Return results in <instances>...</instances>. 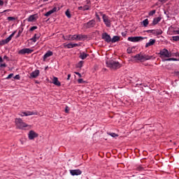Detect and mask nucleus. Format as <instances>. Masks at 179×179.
Here are the masks:
<instances>
[{
  "instance_id": "obj_51",
  "label": "nucleus",
  "mask_w": 179,
  "mask_h": 179,
  "mask_svg": "<svg viewBox=\"0 0 179 179\" xmlns=\"http://www.w3.org/2000/svg\"><path fill=\"white\" fill-rule=\"evenodd\" d=\"M71 79V74H68L67 80H69Z\"/></svg>"
},
{
  "instance_id": "obj_39",
  "label": "nucleus",
  "mask_w": 179,
  "mask_h": 179,
  "mask_svg": "<svg viewBox=\"0 0 179 179\" xmlns=\"http://www.w3.org/2000/svg\"><path fill=\"white\" fill-rule=\"evenodd\" d=\"M76 36H78V35L72 36V40H77V38H79V37H77Z\"/></svg>"
},
{
  "instance_id": "obj_25",
  "label": "nucleus",
  "mask_w": 179,
  "mask_h": 179,
  "mask_svg": "<svg viewBox=\"0 0 179 179\" xmlns=\"http://www.w3.org/2000/svg\"><path fill=\"white\" fill-rule=\"evenodd\" d=\"M143 24L144 27H148V24H149V20L145 19L143 21Z\"/></svg>"
},
{
  "instance_id": "obj_38",
  "label": "nucleus",
  "mask_w": 179,
  "mask_h": 179,
  "mask_svg": "<svg viewBox=\"0 0 179 179\" xmlns=\"http://www.w3.org/2000/svg\"><path fill=\"white\" fill-rule=\"evenodd\" d=\"M66 40H72V36L71 35L66 36Z\"/></svg>"
},
{
  "instance_id": "obj_2",
  "label": "nucleus",
  "mask_w": 179,
  "mask_h": 179,
  "mask_svg": "<svg viewBox=\"0 0 179 179\" xmlns=\"http://www.w3.org/2000/svg\"><path fill=\"white\" fill-rule=\"evenodd\" d=\"M15 122L16 128H18V129H23L24 128L29 127V125L23 122V120L20 118H16L15 120Z\"/></svg>"
},
{
  "instance_id": "obj_18",
  "label": "nucleus",
  "mask_w": 179,
  "mask_h": 179,
  "mask_svg": "<svg viewBox=\"0 0 179 179\" xmlns=\"http://www.w3.org/2000/svg\"><path fill=\"white\" fill-rule=\"evenodd\" d=\"M52 83L56 86H61V83L58 80V78L54 77L52 80Z\"/></svg>"
},
{
  "instance_id": "obj_31",
  "label": "nucleus",
  "mask_w": 179,
  "mask_h": 179,
  "mask_svg": "<svg viewBox=\"0 0 179 179\" xmlns=\"http://www.w3.org/2000/svg\"><path fill=\"white\" fill-rule=\"evenodd\" d=\"M173 41H179V36L172 37Z\"/></svg>"
},
{
  "instance_id": "obj_45",
  "label": "nucleus",
  "mask_w": 179,
  "mask_h": 179,
  "mask_svg": "<svg viewBox=\"0 0 179 179\" xmlns=\"http://www.w3.org/2000/svg\"><path fill=\"white\" fill-rule=\"evenodd\" d=\"M14 79H17V80H19V79H20V76L16 75V76L14 77Z\"/></svg>"
},
{
  "instance_id": "obj_27",
  "label": "nucleus",
  "mask_w": 179,
  "mask_h": 179,
  "mask_svg": "<svg viewBox=\"0 0 179 179\" xmlns=\"http://www.w3.org/2000/svg\"><path fill=\"white\" fill-rule=\"evenodd\" d=\"M66 16H67V17H69V19H71V13L69 12V10H67L65 13Z\"/></svg>"
},
{
  "instance_id": "obj_52",
  "label": "nucleus",
  "mask_w": 179,
  "mask_h": 179,
  "mask_svg": "<svg viewBox=\"0 0 179 179\" xmlns=\"http://www.w3.org/2000/svg\"><path fill=\"white\" fill-rule=\"evenodd\" d=\"M72 45H73V47H76L78 45V44L77 43H74V44H72Z\"/></svg>"
},
{
  "instance_id": "obj_16",
  "label": "nucleus",
  "mask_w": 179,
  "mask_h": 179,
  "mask_svg": "<svg viewBox=\"0 0 179 179\" xmlns=\"http://www.w3.org/2000/svg\"><path fill=\"white\" fill-rule=\"evenodd\" d=\"M155 43H156V39H150V41L145 44V48L150 47V45H154Z\"/></svg>"
},
{
  "instance_id": "obj_15",
  "label": "nucleus",
  "mask_w": 179,
  "mask_h": 179,
  "mask_svg": "<svg viewBox=\"0 0 179 179\" xmlns=\"http://www.w3.org/2000/svg\"><path fill=\"white\" fill-rule=\"evenodd\" d=\"M161 20H162V17H160L154 18L152 23V26H156V24H157V23H159V22H160Z\"/></svg>"
},
{
  "instance_id": "obj_48",
  "label": "nucleus",
  "mask_w": 179,
  "mask_h": 179,
  "mask_svg": "<svg viewBox=\"0 0 179 179\" xmlns=\"http://www.w3.org/2000/svg\"><path fill=\"white\" fill-rule=\"evenodd\" d=\"M147 33H152L153 34V29H150L146 31Z\"/></svg>"
},
{
  "instance_id": "obj_14",
  "label": "nucleus",
  "mask_w": 179,
  "mask_h": 179,
  "mask_svg": "<svg viewBox=\"0 0 179 179\" xmlns=\"http://www.w3.org/2000/svg\"><path fill=\"white\" fill-rule=\"evenodd\" d=\"M52 51L48 50L43 56V61H45L49 57H52Z\"/></svg>"
},
{
  "instance_id": "obj_40",
  "label": "nucleus",
  "mask_w": 179,
  "mask_h": 179,
  "mask_svg": "<svg viewBox=\"0 0 179 179\" xmlns=\"http://www.w3.org/2000/svg\"><path fill=\"white\" fill-rule=\"evenodd\" d=\"M0 68H6V64H0Z\"/></svg>"
},
{
  "instance_id": "obj_33",
  "label": "nucleus",
  "mask_w": 179,
  "mask_h": 179,
  "mask_svg": "<svg viewBox=\"0 0 179 179\" xmlns=\"http://www.w3.org/2000/svg\"><path fill=\"white\" fill-rule=\"evenodd\" d=\"M156 13V10H153L149 13V16H153Z\"/></svg>"
},
{
  "instance_id": "obj_30",
  "label": "nucleus",
  "mask_w": 179,
  "mask_h": 179,
  "mask_svg": "<svg viewBox=\"0 0 179 179\" xmlns=\"http://www.w3.org/2000/svg\"><path fill=\"white\" fill-rule=\"evenodd\" d=\"M164 61H178V59L176 58H169V59H165Z\"/></svg>"
},
{
  "instance_id": "obj_20",
  "label": "nucleus",
  "mask_w": 179,
  "mask_h": 179,
  "mask_svg": "<svg viewBox=\"0 0 179 179\" xmlns=\"http://www.w3.org/2000/svg\"><path fill=\"white\" fill-rule=\"evenodd\" d=\"M117 41H120V36H115L110 39V43H117Z\"/></svg>"
},
{
  "instance_id": "obj_8",
  "label": "nucleus",
  "mask_w": 179,
  "mask_h": 179,
  "mask_svg": "<svg viewBox=\"0 0 179 179\" xmlns=\"http://www.w3.org/2000/svg\"><path fill=\"white\" fill-rule=\"evenodd\" d=\"M96 25V21L94 20H92L84 24V26L86 29H92V27H94Z\"/></svg>"
},
{
  "instance_id": "obj_4",
  "label": "nucleus",
  "mask_w": 179,
  "mask_h": 179,
  "mask_svg": "<svg viewBox=\"0 0 179 179\" xmlns=\"http://www.w3.org/2000/svg\"><path fill=\"white\" fill-rule=\"evenodd\" d=\"M100 15L102 16L103 23H105L106 27H111V20H110V17L106 15V14H103V13H100Z\"/></svg>"
},
{
  "instance_id": "obj_6",
  "label": "nucleus",
  "mask_w": 179,
  "mask_h": 179,
  "mask_svg": "<svg viewBox=\"0 0 179 179\" xmlns=\"http://www.w3.org/2000/svg\"><path fill=\"white\" fill-rule=\"evenodd\" d=\"M16 34V31L13 32L6 39L2 40L0 41V45H5V44H8L10 40H12V37Z\"/></svg>"
},
{
  "instance_id": "obj_5",
  "label": "nucleus",
  "mask_w": 179,
  "mask_h": 179,
  "mask_svg": "<svg viewBox=\"0 0 179 179\" xmlns=\"http://www.w3.org/2000/svg\"><path fill=\"white\" fill-rule=\"evenodd\" d=\"M146 38H143L142 36H131L127 38L128 41H131V43H138V41H142V40H145Z\"/></svg>"
},
{
  "instance_id": "obj_12",
  "label": "nucleus",
  "mask_w": 179,
  "mask_h": 179,
  "mask_svg": "<svg viewBox=\"0 0 179 179\" xmlns=\"http://www.w3.org/2000/svg\"><path fill=\"white\" fill-rule=\"evenodd\" d=\"M38 75H40V71L36 70L30 73L29 78L31 79H36V78H37V76H38Z\"/></svg>"
},
{
  "instance_id": "obj_37",
  "label": "nucleus",
  "mask_w": 179,
  "mask_h": 179,
  "mask_svg": "<svg viewBox=\"0 0 179 179\" xmlns=\"http://www.w3.org/2000/svg\"><path fill=\"white\" fill-rule=\"evenodd\" d=\"M28 115H37V113L33 112H27Z\"/></svg>"
},
{
  "instance_id": "obj_50",
  "label": "nucleus",
  "mask_w": 179,
  "mask_h": 179,
  "mask_svg": "<svg viewBox=\"0 0 179 179\" xmlns=\"http://www.w3.org/2000/svg\"><path fill=\"white\" fill-rule=\"evenodd\" d=\"M23 114L25 117L29 116L27 112H23Z\"/></svg>"
},
{
  "instance_id": "obj_53",
  "label": "nucleus",
  "mask_w": 179,
  "mask_h": 179,
  "mask_svg": "<svg viewBox=\"0 0 179 179\" xmlns=\"http://www.w3.org/2000/svg\"><path fill=\"white\" fill-rule=\"evenodd\" d=\"M0 62H3V59L1 57H0Z\"/></svg>"
},
{
  "instance_id": "obj_55",
  "label": "nucleus",
  "mask_w": 179,
  "mask_h": 179,
  "mask_svg": "<svg viewBox=\"0 0 179 179\" xmlns=\"http://www.w3.org/2000/svg\"><path fill=\"white\" fill-rule=\"evenodd\" d=\"M20 115L21 117H24V114H23V113H22L21 114H20Z\"/></svg>"
},
{
  "instance_id": "obj_32",
  "label": "nucleus",
  "mask_w": 179,
  "mask_h": 179,
  "mask_svg": "<svg viewBox=\"0 0 179 179\" xmlns=\"http://www.w3.org/2000/svg\"><path fill=\"white\" fill-rule=\"evenodd\" d=\"M87 9H89V8H87L86 7H82V6L78 7V10H87Z\"/></svg>"
},
{
  "instance_id": "obj_17",
  "label": "nucleus",
  "mask_w": 179,
  "mask_h": 179,
  "mask_svg": "<svg viewBox=\"0 0 179 179\" xmlns=\"http://www.w3.org/2000/svg\"><path fill=\"white\" fill-rule=\"evenodd\" d=\"M57 11V7H54L52 10H49L45 14V16L48 17L50 15H52V13H55V12Z\"/></svg>"
},
{
  "instance_id": "obj_10",
  "label": "nucleus",
  "mask_w": 179,
  "mask_h": 179,
  "mask_svg": "<svg viewBox=\"0 0 179 179\" xmlns=\"http://www.w3.org/2000/svg\"><path fill=\"white\" fill-rule=\"evenodd\" d=\"M33 52V50L30 48H24L22 50H19L18 54L21 55H24V54H31Z\"/></svg>"
},
{
  "instance_id": "obj_35",
  "label": "nucleus",
  "mask_w": 179,
  "mask_h": 179,
  "mask_svg": "<svg viewBox=\"0 0 179 179\" xmlns=\"http://www.w3.org/2000/svg\"><path fill=\"white\" fill-rule=\"evenodd\" d=\"M7 20L9 21H13V20H16V18H15V17H8Z\"/></svg>"
},
{
  "instance_id": "obj_43",
  "label": "nucleus",
  "mask_w": 179,
  "mask_h": 179,
  "mask_svg": "<svg viewBox=\"0 0 179 179\" xmlns=\"http://www.w3.org/2000/svg\"><path fill=\"white\" fill-rule=\"evenodd\" d=\"M65 113H69V107L66 106V108H65Z\"/></svg>"
},
{
  "instance_id": "obj_44",
  "label": "nucleus",
  "mask_w": 179,
  "mask_h": 179,
  "mask_svg": "<svg viewBox=\"0 0 179 179\" xmlns=\"http://www.w3.org/2000/svg\"><path fill=\"white\" fill-rule=\"evenodd\" d=\"M96 17L98 19L99 22H101V19L100 18V16H99L98 14H96Z\"/></svg>"
},
{
  "instance_id": "obj_7",
  "label": "nucleus",
  "mask_w": 179,
  "mask_h": 179,
  "mask_svg": "<svg viewBox=\"0 0 179 179\" xmlns=\"http://www.w3.org/2000/svg\"><path fill=\"white\" fill-rule=\"evenodd\" d=\"M28 138L29 141H33L35 138H38V134L36 133V131L31 130L28 134Z\"/></svg>"
},
{
  "instance_id": "obj_29",
  "label": "nucleus",
  "mask_w": 179,
  "mask_h": 179,
  "mask_svg": "<svg viewBox=\"0 0 179 179\" xmlns=\"http://www.w3.org/2000/svg\"><path fill=\"white\" fill-rule=\"evenodd\" d=\"M108 135L112 136V138H115V136H118V134H117L115 133H108Z\"/></svg>"
},
{
  "instance_id": "obj_59",
  "label": "nucleus",
  "mask_w": 179,
  "mask_h": 179,
  "mask_svg": "<svg viewBox=\"0 0 179 179\" xmlns=\"http://www.w3.org/2000/svg\"><path fill=\"white\" fill-rule=\"evenodd\" d=\"M178 57H179V54H178Z\"/></svg>"
},
{
  "instance_id": "obj_24",
  "label": "nucleus",
  "mask_w": 179,
  "mask_h": 179,
  "mask_svg": "<svg viewBox=\"0 0 179 179\" xmlns=\"http://www.w3.org/2000/svg\"><path fill=\"white\" fill-rule=\"evenodd\" d=\"M144 61H148L149 59H152L153 58V56H149L148 55H143Z\"/></svg>"
},
{
  "instance_id": "obj_49",
  "label": "nucleus",
  "mask_w": 179,
  "mask_h": 179,
  "mask_svg": "<svg viewBox=\"0 0 179 179\" xmlns=\"http://www.w3.org/2000/svg\"><path fill=\"white\" fill-rule=\"evenodd\" d=\"M0 6H3V1L0 0Z\"/></svg>"
},
{
  "instance_id": "obj_46",
  "label": "nucleus",
  "mask_w": 179,
  "mask_h": 179,
  "mask_svg": "<svg viewBox=\"0 0 179 179\" xmlns=\"http://www.w3.org/2000/svg\"><path fill=\"white\" fill-rule=\"evenodd\" d=\"M78 83H84L83 79H82V78L78 79Z\"/></svg>"
},
{
  "instance_id": "obj_36",
  "label": "nucleus",
  "mask_w": 179,
  "mask_h": 179,
  "mask_svg": "<svg viewBox=\"0 0 179 179\" xmlns=\"http://www.w3.org/2000/svg\"><path fill=\"white\" fill-rule=\"evenodd\" d=\"M36 29H37V26H34L30 28V31H34Z\"/></svg>"
},
{
  "instance_id": "obj_34",
  "label": "nucleus",
  "mask_w": 179,
  "mask_h": 179,
  "mask_svg": "<svg viewBox=\"0 0 179 179\" xmlns=\"http://www.w3.org/2000/svg\"><path fill=\"white\" fill-rule=\"evenodd\" d=\"M132 50H134V48H128L127 54H131L132 52Z\"/></svg>"
},
{
  "instance_id": "obj_56",
  "label": "nucleus",
  "mask_w": 179,
  "mask_h": 179,
  "mask_svg": "<svg viewBox=\"0 0 179 179\" xmlns=\"http://www.w3.org/2000/svg\"><path fill=\"white\" fill-rule=\"evenodd\" d=\"M20 33H22V31H19L17 37H19L20 36Z\"/></svg>"
},
{
  "instance_id": "obj_21",
  "label": "nucleus",
  "mask_w": 179,
  "mask_h": 179,
  "mask_svg": "<svg viewBox=\"0 0 179 179\" xmlns=\"http://www.w3.org/2000/svg\"><path fill=\"white\" fill-rule=\"evenodd\" d=\"M87 57H89V55L88 54H86L85 52H82L80 53V58L81 59H86V58H87Z\"/></svg>"
},
{
  "instance_id": "obj_23",
  "label": "nucleus",
  "mask_w": 179,
  "mask_h": 179,
  "mask_svg": "<svg viewBox=\"0 0 179 179\" xmlns=\"http://www.w3.org/2000/svg\"><path fill=\"white\" fill-rule=\"evenodd\" d=\"M38 38H40V36L37 34H35L34 36L32 38H31V40L34 43H36V41H37V40H38Z\"/></svg>"
},
{
  "instance_id": "obj_13",
  "label": "nucleus",
  "mask_w": 179,
  "mask_h": 179,
  "mask_svg": "<svg viewBox=\"0 0 179 179\" xmlns=\"http://www.w3.org/2000/svg\"><path fill=\"white\" fill-rule=\"evenodd\" d=\"M70 174L72 176H80V174H82V171L80 169H73L70 170Z\"/></svg>"
},
{
  "instance_id": "obj_58",
  "label": "nucleus",
  "mask_w": 179,
  "mask_h": 179,
  "mask_svg": "<svg viewBox=\"0 0 179 179\" xmlns=\"http://www.w3.org/2000/svg\"><path fill=\"white\" fill-rule=\"evenodd\" d=\"M122 36H125V34H124V33H122Z\"/></svg>"
},
{
  "instance_id": "obj_1",
  "label": "nucleus",
  "mask_w": 179,
  "mask_h": 179,
  "mask_svg": "<svg viewBox=\"0 0 179 179\" xmlns=\"http://www.w3.org/2000/svg\"><path fill=\"white\" fill-rule=\"evenodd\" d=\"M106 65L110 69H119L121 68V64L118 62H115L114 60H108L106 62Z\"/></svg>"
},
{
  "instance_id": "obj_60",
  "label": "nucleus",
  "mask_w": 179,
  "mask_h": 179,
  "mask_svg": "<svg viewBox=\"0 0 179 179\" xmlns=\"http://www.w3.org/2000/svg\"><path fill=\"white\" fill-rule=\"evenodd\" d=\"M178 61H179V59H178Z\"/></svg>"
},
{
  "instance_id": "obj_47",
  "label": "nucleus",
  "mask_w": 179,
  "mask_h": 179,
  "mask_svg": "<svg viewBox=\"0 0 179 179\" xmlns=\"http://www.w3.org/2000/svg\"><path fill=\"white\" fill-rule=\"evenodd\" d=\"M74 73H76V75H78L79 78H82V74H80L79 72H74Z\"/></svg>"
},
{
  "instance_id": "obj_19",
  "label": "nucleus",
  "mask_w": 179,
  "mask_h": 179,
  "mask_svg": "<svg viewBox=\"0 0 179 179\" xmlns=\"http://www.w3.org/2000/svg\"><path fill=\"white\" fill-rule=\"evenodd\" d=\"M152 34H156L157 36H160V34H163V31L161 29H153Z\"/></svg>"
},
{
  "instance_id": "obj_3",
  "label": "nucleus",
  "mask_w": 179,
  "mask_h": 179,
  "mask_svg": "<svg viewBox=\"0 0 179 179\" xmlns=\"http://www.w3.org/2000/svg\"><path fill=\"white\" fill-rule=\"evenodd\" d=\"M159 55H160V58H170V57H173L171 52H169V50L166 48L160 50Z\"/></svg>"
},
{
  "instance_id": "obj_11",
  "label": "nucleus",
  "mask_w": 179,
  "mask_h": 179,
  "mask_svg": "<svg viewBox=\"0 0 179 179\" xmlns=\"http://www.w3.org/2000/svg\"><path fill=\"white\" fill-rule=\"evenodd\" d=\"M136 61H141V62H145V59L143 57V55L142 53H139L136 55L135 56L133 57Z\"/></svg>"
},
{
  "instance_id": "obj_42",
  "label": "nucleus",
  "mask_w": 179,
  "mask_h": 179,
  "mask_svg": "<svg viewBox=\"0 0 179 179\" xmlns=\"http://www.w3.org/2000/svg\"><path fill=\"white\" fill-rule=\"evenodd\" d=\"M13 76V73H10L8 76V77L6 78V79H10Z\"/></svg>"
},
{
  "instance_id": "obj_22",
  "label": "nucleus",
  "mask_w": 179,
  "mask_h": 179,
  "mask_svg": "<svg viewBox=\"0 0 179 179\" xmlns=\"http://www.w3.org/2000/svg\"><path fill=\"white\" fill-rule=\"evenodd\" d=\"M36 20V15H32L28 17V22H34Z\"/></svg>"
},
{
  "instance_id": "obj_41",
  "label": "nucleus",
  "mask_w": 179,
  "mask_h": 179,
  "mask_svg": "<svg viewBox=\"0 0 179 179\" xmlns=\"http://www.w3.org/2000/svg\"><path fill=\"white\" fill-rule=\"evenodd\" d=\"M67 48H73V46L72 45V43H69L67 45Z\"/></svg>"
},
{
  "instance_id": "obj_28",
  "label": "nucleus",
  "mask_w": 179,
  "mask_h": 179,
  "mask_svg": "<svg viewBox=\"0 0 179 179\" xmlns=\"http://www.w3.org/2000/svg\"><path fill=\"white\" fill-rule=\"evenodd\" d=\"M83 66V61L79 62V63L77 65V68H82Z\"/></svg>"
},
{
  "instance_id": "obj_54",
  "label": "nucleus",
  "mask_w": 179,
  "mask_h": 179,
  "mask_svg": "<svg viewBox=\"0 0 179 179\" xmlns=\"http://www.w3.org/2000/svg\"><path fill=\"white\" fill-rule=\"evenodd\" d=\"M8 59V57L7 56L3 57V59Z\"/></svg>"
},
{
  "instance_id": "obj_57",
  "label": "nucleus",
  "mask_w": 179,
  "mask_h": 179,
  "mask_svg": "<svg viewBox=\"0 0 179 179\" xmlns=\"http://www.w3.org/2000/svg\"><path fill=\"white\" fill-rule=\"evenodd\" d=\"M176 75H177L178 76H179V71H177V72H176Z\"/></svg>"
},
{
  "instance_id": "obj_9",
  "label": "nucleus",
  "mask_w": 179,
  "mask_h": 179,
  "mask_svg": "<svg viewBox=\"0 0 179 179\" xmlns=\"http://www.w3.org/2000/svg\"><path fill=\"white\" fill-rule=\"evenodd\" d=\"M102 40L106 43H111V36L107 32H104L102 34Z\"/></svg>"
},
{
  "instance_id": "obj_26",
  "label": "nucleus",
  "mask_w": 179,
  "mask_h": 179,
  "mask_svg": "<svg viewBox=\"0 0 179 179\" xmlns=\"http://www.w3.org/2000/svg\"><path fill=\"white\" fill-rule=\"evenodd\" d=\"M76 37H78V40H83V38H86V35H78V36H76Z\"/></svg>"
}]
</instances>
